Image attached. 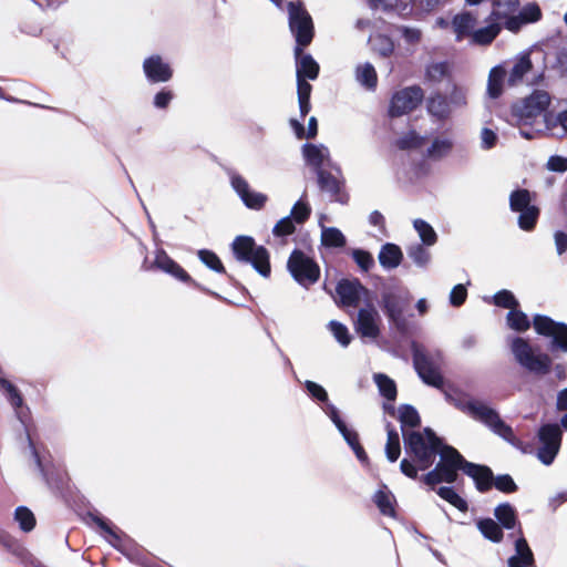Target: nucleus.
Instances as JSON below:
<instances>
[{"instance_id": "nucleus-1", "label": "nucleus", "mask_w": 567, "mask_h": 567, "mask_svg": "<svg viewBox=\"0 0 567 567\" xmlns=\"http://www.w3.org/2000/svg\"><path fill=\"white\" fill-rule=\"evenodd\" d=\"M405 453L410 458H403L400 463L401 472L410 478L417 477V470L424 471L431 467L443 444L435 433L426 427L422 432H404Z\"/></svg>"}, {"instance_id": "nucleus-2", "label": "nucleus", "mask_w": 567, "mask_h": 567, "mask_svg": "<svg viewBox=\"0 0 567 567\" xmlns=\"http://www.w3.org/2000/svg\"><path fill=\"white\" fill-rule=\"evenodd\" d=\"M445 398L456 409L470 414L475 420L481 421L495 434L499 435L508 443L516 445V436L513 429L501 419L499 414L494 409L483 402L465 400L450 393H445Z\"/></svg>"}, {"instance_id": "nucleus-3", "label": "nucleus", "mask_w": 567, "mask_h": 567, "mask_svg": "<svg viewBox=\"0 0 567 567\" xmlns=\"http://www.w3.org/2000/svg\"><path fill=\"white\" fill-rule=\"evenodd\" d=\"M550 104V96L546 91L535 90L529 96L513 106V116L516 118L518 125H535V131L543 123L546 116H551L547 113V107Z\"/></svg>"}, {"instance_id": "nucleus-4", "label": "nucleus", "mask_w": 567, "mask_h": 567, "mask_svg": "<svg viewBox=\"0 0 567 567\" xmlns=\"http://www.w3.org/2000/svg\"><path fill=\"white\" fill-rule=\"evenodd\" d=\"M231 250L238 261L250 264L262 277H269V252L264 246H258L252 237L237 236L231 244Z\"/></svg>"}, {"instance_id": "nucleus-5", "label": "nucleus", "mask_w": 567, "mask_h": 567, "mask_svg": "<svg viewBox=\"0 0 567 567\" xmlns=\"http://www.w3.org/2000/svg\"><path fill=\"white\" fill-rule=\"evenodd\" d=\"M440 455L441 461L434 470L422 477L423 482L431 487L442 482L454 483L457 478V471L464 472L465 464L468 463L454 447L449 445L443 446Z\"/></svg>"}, {"instance_id": "nucleus-6", "label": "nucleus", "mask_w": 567, "mask_h": 567, "mask_svg": "<svg viewBox=\"0 0 567 567\" xmlns=\"http://www.w3.org/2000/svg\"><path fill=\"white\" fill-rule=\"evenodd\" d=\"M511 350L516 362L528 372L545 375L550 371V357L546 353H536L527 340L520 337L513 338Z\"/></svg>"}, {"instance_id": "nucleus-7", "label": "nucleus", "mask_w": 567, "mask_h": 567, "mask_svg": "<svg viewBox=\"0 0 567 567\" xmlns=\"http://www.w3.org/2000/svg\"><path fill=\"white\" fill-rule=\"evenodd\" d=\"M414 368L424 383L434 388L443 386V377L440 372L441 353L430 354L422 346L412 343Z\"/></svg>"}, {"instance_id": "nucleus-8", "label": "nucleus", "mask_w": 567, "mask_h": 567, "mask_svg": "<svg viewBox=\"0 0 567 567\" xmlns=\"http://www.w3.org/2000/svg\"><path fill=\"white\" fill-rule=\"evenodd\" d=\"M410 305L409 292L401 288H389L383 291L381 297V307L389 318V321L400 331L408 327V320L404 316Z\"/></svg>"}, {"instance_id": "nucleus-9", "label": "nucleus", "mask_w": 567, "mask_h": 567, "mask_svg": "<svg viewBox=\"0 0 567 567\" xmlns=\"http://www.w3.org/2000/svg\"><path fill=\"white\" fill-rule=\"evenodd\" d=\"M289 28L296 38V47H307L313 38V23L301 1L288 3Z\"/></svg>"}, {"instance_id": "nucleus-10", "label": "nucleus", "mask_w": 567, "mask_h": 567, "mask_svg": "<svg viewBox=\"0 0 567 567\" xmlns=\"http://www.w3.org/2000/svg\"><path fill=\"white\" fill-rule=\"evenodd\" d=\"M511 210L518 214V226L520 229L532 230L538 219L539 209L532 203V195L527 189H516L509 195Z\"/></svg>"}, {"instance_id": "nucleus-11", "label": "nucleus", "mask_w": 567, "mask_h": 567, "mask_svg": "<svg viewBox=\"0 0 567 567\" xmlns=\"http://www.w3.org/2000/svg\"><path fill=\"white\" fill-rule=\"evenodd\" d=\"M287 267L293 279L303 287L313 285L320 276L319 266L312 258L298 249L291 252Z\"/></svg>"}, {"instance_id": "nucleus-12", "label": "nucleus", "mask_w": 567, "mask_h": 567, "mask_svg": "<svg viewBox=\"0 0 567 567\" xmlns=\"http://www.w3.org/2000/svg\"><path fill=\"white\" fill-rule=\"evenodd\" d=\"M563 431L557 423L544 424L538 430L540 446L537 451L539 461L545 465H550L559 452Z\"/></svg>"}, {"instance_id": "nucleus-13", "label": "nucleus", "mask_w": 567, "mask_h": 567, "mask_svg": "<svg viewBox=\"0 0 567 567\" xmlns=\"http://www.w3.org/2000/svg\"><path fill=\"white\" fill-rule=\"evenodd\" d=\"M533 326L538 334L551 338V350L559 349L567 352V324L537 315L534 318Z\"/></svg>"}, {"instance_id": "nucleus-14", "label": "nucleus", "mask_w": 567, "mask_h": 567, "mask_svg": "<svg viewBox=\"0 0 567 567\" xmlns=\"http://www.w3.org/2000/svg\"><path fill=\"white\" fill-rule=\"evenodd\" d=\"M228 177L231 188L240 197L246 207L259 210L266 205L268 200L267 195L251 190L244 176L235 171H229Z\"/></svg>"}, {"instance_id": "nucleus-15", "label": "nucleus", "mask_w": 567, "mask_h": 567, "mask_svg": "<svg viewBox=\"0 0 567 567\" xmlns=\"http://www.w3.org/2000/svg\"><path fill=\"white\" fill-rule=\"evenodd\" d=\"M423 100V91L419 86L405 87L396 92L390 105L391 116H400L413 111Z\"/></svg>"}, {"instance_id": "nucleus-16", "label": "nucleus", "mask_w": 567, "mask_h": 567, "mask_svg": "<svg viewBox=\"0 0 567 567\" xmlns=\"http://www.w3.org/2000/svg\"><path fill=\"white\" fill-rule=\"evenodd\" d=\"M337 293L344 306L358 307L361 302H371L370 292L359 280H342L337 286Z\"/></svg>"}, {"instance_id": "nucleus-17", "label": "nucleus", "mask_w": 567, "mask_h": 567, "mask_svg": "<svg viewBox=\"0 0 567 567\" xmlns=\"http://www.w3.org/2000/svg\"><path fill=\"white\" fill-rule=\"evenodd\" d=\"M143 71L150 83H165L173 78L172 66L158 54L144 60Z\"/></svg>"}, {"instance_id": "nucleus-18", "label": "nucleus", "mask_w": 567, "mask_h": 567, "mask_svg": "<svg viewBox=\"0 0 567 567\" xmlns=\"http://www.w3.org/2000/svg\"><path fill=\"white\" fill-rule=\"evenodd\" d=\"M355 330L362 338L377 339L379 337V313L371 302L359 310Z\"/></svg>"}, {"instance_id": "nucleus-19", "label": "nucleus", "mask_w": 567, "mask_h": 567, "mask_svg": "<svg viewBox=\"0 0 567 567\" xmlns=\"http://www.w3.org/2000/svg\"><path fill=\"white\" fill-rule=\"evenodd\" d=\"M145 270H152L157 268L181 281H189L190 277L188 274L175 262L163 249L156 251L155 260L152 265L147 266L146 261L143 264Z\"/></svg>"}, {"instance_id": "nucleus-20", "label": "nucleus", "mask_w": 567, "mask_h": 567, "mask_svg": "<svg viewBox=\"0 0 567 567\" xmlns=\"http://www.w3.org/2000/svg\"><path fill=\"white\" fill-rule=\"evenodd\" d=\"M505 17L506 12L502 11V14L498 17L495 16L493 11L487 21V24L484 28L477 29L472 33V43L478 45L491 44L502 30L499 20H502Z\"/></svg>"}, {"instance_id": "nucleus-21", "label": "nucleus", "mask_w": 567, "mask_h": 567, "mask_svg": "<svg viewBox=\"0 0 567 567\" xmlns=\"http://www.w3.org/2000/svg\"><path fill=\"white\" fill-rule=\"evenodd\" d=\"M302 48H295L297 78L316 80L319 74V64L310 54L302 53Z\"/></svg>"}, {"instance_id": "nucleus-22", "label": "nucleus", "mask_w": 567, "mask_h": 567, "mask_svg": "<svg viewBox=\"0 0 567 567\" xmlns=\"http://www.w3.org/2000/svg\"><path fill=\"white\" fill-rule=\"evenodd\" d=\"M302 154L308 165L317 172L323 171L322 166L330 164V153L324 145L305 144Z\"/></svg>"}, {"instance_id": "nucleus-23", "label": "nucleus", "mask_w": 567, "mask_h": 567, "mask_svg": "<svg viewBox=\"0 0 567 567\" xmlns=\"http://www.w3.org/2000/svg\"><path fill=\"white\" fill-rule=\"evenodd\" d=\"M535 558L527 540L520 536L515 542V554L508 558V567H534Z\"/></svg>"}, {"instance_id": "nucleus-24", "label": "nucleus", "mask_w": 567, "mask_h": 567, "mask_svg": "<svg viewBox=\"0 0 567 567\" xmlns=\"http://www.w3.org/2000/svg\"><path fill=\"white\" fill-rule=\"evenodd\" d=\"M464 473L475 481L481 492H486L493 486V472L487 466L468 462L465 464Z\"/></svg>"}, {"instance_id": "nucleus-25", "label": "nucleus", "mask_w": 567, "mask_h": 567, "mask_svg": "<svg viewBox=\"0 0 567 567\" xmlns=\"http://www.w3.org/2000/svg\"><path fill=\"white\" fill-rule=\"evenodd\" d=\"M538 131H546L550 136L564 137L567 134V111L546 116L539 124Z\"/></svg>"}, {"instance_id": "nucleus-26", "label": "nucleus", "mask_w": 567, "mask_h": 567, "mask_svg": "<svg viewBox=\"0 0 567 567\" xmlns=\"http://www.w3.org/2000/svg\"><path fill=\"white\" fill-rule=\"evenodd\" d=\"M378 259L384 269H394L401 264L403 254L398 245L386 243L381 247Z\"/></svg>"}, {"instance_id": "nucleus-27", "label": "nucleus", "mask_w": 567, "mask_h": 567, "mask_svg": "<svg viewBox=\"0 0 567 567\" xmlns=\"http://www.w3.org/2000/svg\"><path fill=\"white\" fill-rule=\"evenodd\" d=\"M452 24L457 41H461L466 37L472 38V33L475 31L476 18L471 12H464L455 16Z\"/></svg>"}, {"instance_id": "nucleus-28", "label": "nucleus", "mask_w": 567, "mask_h": 567, "mask_svg": "<svg viewBox=\"0 0 567 567\" xmlns=\"http://www.w3.org/2000/svg\"><path fill=\"white\" fill-rule=\"evenodd\" d=\"M94 523L103 530L104 538L115 548L123 550L126 536L116 527H112L106 520L99 516H92Z\"/></svg>"}, {"instance_id": "nucleus-29", "label": "nucleus", "mask_w": 567, "mask_h": 567, "mask_svg": "<svg viewBox=\"0 0 567 567\" xmlns=\"http://www.w3.org/2000/svg\"><path fill=\"white\" fill-rule=\"evenodd\" d=\"M426 109L432 116L441 121L449 118L453 112L447 97L442 94L430 96L426 100Z\"/></svg>"}, {"instance_id": "nucleus-30", "label": "nucleus", "mask_w": 567, "mask_h": 567, "mask_svg": "<svg viewBox=\"0 0 567 567\" xmlns=\"http://www.w3.org/2000/svg\"><path fill=\"white\" fill-rule=\"evenodd\" d=\"M317 175L320 188L328 193L332 199L342 202L341 197H339L340 181L331 173L324 171H318Z\"/></svg>"}, {"instance_id": "nucleus-31", "label": "nucleus", "mask_w": 567, "mask_h": 567, "mask_svg": "<svg viewBox=\"0 0 567 567\" xmlns=\"http://www.w3.org/2000/svg\"><path fill=\"white\" fill-rule=\"evenodd\" d=\"M321 244L329 248H341L346 246V237L340 229L327 227L320 221Z\"/></svg>"}, {"instance_id": "nucleus-32", "label": "nucleus", "mask_w": 567, "mask_h": 567, "mask_svg": "<svg viewBox=\"0 0 567 567\" xmlns=\"http://www.w3.org/2000/svg\"><path fill=\"white\" fill-rule=\"evenodd\" d=\"M494 516L506 529H513L517 525L516 509L509 503L499 504L494 509Z\"/></svg>"}, {"instance_id": "nucleus-33", "label": "nucleus", "mask_w": 567, "mask_h": 567, "mask_svg": "<svg viewBox=\"0 0 567 567\" xmlns=\"http://www.w3.org/2000/svg\"><path fill=\"white\" fill-rule=\"evenodd\" d=\"M422 244H412L406 247L408 257L413 264L422 269L427 268L432 260L431 252Z\"/></svg>"}, {"instance_id": "nucleus-34", "label": "nucleus", "mask_w": 567, "mask_h": 567, "mask_svg": "<svg viewBox=\"0 0 567 567\" xmlns=\"http://www.w3.org/2000/svg\"><path fill=\"white\" fill-rule=\"evenodd\" d=\"M532 70V61L528 53H524L519 55L508 76V83L511 85H516L520 82L524 75Z\"/></svg>"}, {"instance_id": "nucleus-35", "label": "nucleus", "mask_w": 567, "mask_h": 567, "mask_svg": "<svg viewBox=\"0 0 567 567\" xmlns=\"http://www.w3.org/2000/svg\"><path fill=\"white\" fill-rule=\"evenodd\" d=\"M386 434L385 455L386 458L393 463L398 461L401 454L400 436L391 424H386Z\"/></svg>"}, {"instance_id": "nucleus-36", "label": "nucleus", "mask_w": 567, "mask_h": 567, "mask_svg": "<svg viewBox=\"0 0 567 567\" xmlns=\"http://www.w3.org/2000/svg\"><path fill=\"white\" fill-rule=\"evenodd\" d=\"M355 79L365 89L373 90L377 86V72L371 63L359 64L355 69Z\"/></svg>"}, {"instance_id": "nucleus-37", "label": "nucleus", "mask_w": 567, "mask_h": 567, "mask_svg": "<svg viewBox=\"0 0 567 567\" xmlns=\"http://www.w3.org/2000/svg\"><path fill=\"white\" fill-rule=\"evenodd\" d=\"M398 419L401 423L402 433L410 432L406 427H416L421 419L417 411L412 405H402L398 410Z\"/></svg>"}, {"instance_id": "nucleus-38", "label": "nucleus", "mask_w": 567, "mask_h": 567, "mask_svg": "<svg viewBox=\"0 0 567 567\" xmlns=\"http://www.w3.org/2000/svg\"><path fill=\"white\" fill-rule=\"evenodd\" d=\"M476 525L483 536L491 542L499 543L503 539L504 533L502 527L494 519H480Z\"/></svg>"}, {"instance_id": "nucleus-39", "label": "nucleus", "mask_w": 567, "mask_h": 567, "mask_svg": "<svg viewBox=\"0 0 567 567\" xmlns=\"http://www.w3.org/2000/svg\"><path fill=\"white\" fill-rule=\"evenodd\" d=\"M373 380L378 385L379 392L389 401H394L396 398L395 382L383 373H375Z\"/></svg>"}, {"instance_id": "nucleus-40", "label": "nucleus", "mask_w": 567, "mask_h": 567, "mask_svg": "<svg viewBox=\"0 0 567 567\" xmlns=\"http://www.w3.org/2000/svg\"><path fill=\"white\" fill-rule=\"evenodd\" d=\"M413 226L422 241V245L430 247L436 244L437 235L429 223L423 219H415L413 221Z\"/></svg>"}, {"instance_id": "nucleus-41", "label": "nucleus", "mask_w": 567, "mask_h": 567, "mask_svg": "<svg viewBox=\"0 0 567 567\" xmlns=\"http://www.w3.org/2000/svg\"><path fill=\"white\" fill-rule=\"evenodd\" d=\"M504 76L505 70L503 68L495 66L491 70L487 83V92L491 97L496 99L501 95Z\"/></svg>"}, {"instance_id": "nucleus-42", "label": "nucleus", "mask_w": 567, "mask_h": 567, "mask_svg": "<svg viewBox=\"0 0 567 567\" xmlns=\"http://www.w3.org/2000/svg\"><path fill=\"white\" fill-rule=\"evenodd\" d=\"M453 142L450 138H435L426 151V156L431 158H441L450 153Z\"/></svg>"}, {"instance_id": "nucleus-43", "label": "nucleus", "mask_w": 567, "mask_h": 567, "mask_svg": "<svg viewBox=\"0 0 567 567\" xmlns=\"http://www.w3.org/2000/svg\"><path fill=\"white\" fill-rule=\"evenodd\" d=\"M374 502L383 515H394V496L390 492L378 491L374 495Z\"/></svg>"}, {"instance_id": "nucleus-44", "label": "nucleus", "mask_w": 567, "mask_h": 567, "mask_svg": "<svg viewBox=\"0 0 567 567\" xmlns=\"http://www.w3.org/2000/svg\"><path fill=\"white\" fill-rule=\"evenodd\" d=\"M14 519L19 523L23 532H31L35 526V517L33 513L24 506H20L14 512Z\"/></svg>"}, {"instance_id": "nucleus-45", "label": "nucleus", "mask_w": 567, "mask_h": 567, "mask_svg": "<svg viewBox=\"0 0 567 567\" xmlns=\"http://www.w3.org/2000/svg\"><path fill=\"white\" fill-rule=\"evenodd\" d=\"M507 323L516 331H525L530 326L527 316L517 309H513L507 313Z\"/></svg>"}, {"instance_id": "nucleus-46", "label": "nucleus", "mask_w": 567, "mask_h": 567, "mask_svg": "<svg viewBox=\"0 0 567 567\" xmlns=\"http://www.w3.org/2000/svg\"><path fill=\"white\" fill-rule=\"evenodd\" d=\"M290 125L293 128L298 138H313L318 132L317 118L313 116L309 118L307 133H305L302 124L297 120H290Z\"/></svg>"}, {"instance_id": "nucleus-47", "label": "nucleus", "mask_w": 567, "mask_h": 567, "mask_svg": "<svg viewBox=\"0 0 567 567\" xmlns=\"http://www.w3.org/2000/svg\"><path fill=\"white\" fill-rule=\"evenodd\" d=\"M437 494L457 509L462 512L467 511V503L452 487H440Z\"/></svg>"}, {"instance_id": "nucleus-48", "label": "nucleus", "mask_w": 567, "mask_h": 567, "mask_svg": "<svg viewBox=\"0 0 567 567\" xmlns=\"http://www.w3.org/2000/svg\"><path fill=\"white\" fill-rule=\"evenodd\" d=\"M28 441H29V446H30V451H31L33 461H34L37 467L39 468L41 475L43 476V478L47 481V483L49 485H53V477L51 475L50 467H49L48 463L39 455L38 451L33 446V443L30 440V437H28Z\"/></svg>"}, {"instance_id": "nucleus-49", "label": "nucleus", "mask_w": 567, "mask_h": 567, "mask_svg": "<svg viewBox=\"0 0 567 567\" xmlns=\"http://www.w3.org/2000/svg\"><path fill=\"white\" fill-rule=\"evenodd\" d=\"M425 144V137L412 131L402 136L398 141V146L401 150L420 148Z\"/></svg>"}, {"instance_id": "nucleus-50", "label": "nucleus", "mask_w": 567, "mask_h": 567, "mask_svg": "<svg viewBox=\"0 0 567 567\" xmlns=\"http://www.w3.org/2000/svg\"><path fill=\"white\" fill-rule=\"evenodd\" d=\"M199 259L212 270L216 272H225V268L218 256L212 250L202 249L198 251Z\"/></svg>"}, {"instance_id": "nucleus-51", "label": "nucleus", "mask_w": 567, "mask_h": 567, "mask_svg": "<svg viewBox=\"0 0 567 567\" xmlns=\"http://www.w3.org/2000/svg\"><path fill=\"white\" fill-rule=\"evenodd\" d=\"M329 329L332 332L336 340L342 346L348 347L351 342V337L349 334L348 328L338 322V321H330L329 322Z\"/></svg>"}, {"instance_id": "nucleus-52", "label": "nucleus", "mask_w": 567, "mask_h": 567, "mask_svg": "<svg viewBox=\"0 0 567 567\" xmlns=\"http://www.w3.org/2000/svg\"><path fill=\"white\" fill-rule=\"evenodd\" d=\"M0 388L6 392L8 400L14 409H18L22 405L23 400L17 388L11 382L0 378Z\"/></svg>"}, {"instance_id": "nucleus-53", "label": "nucleus", "mask_w": 567, "mask_h": 567, "mask_svg": "<svg viewBox=\"0 0 567 567\" xmlns=\"http://www.w3.org/2000/svg\"><path fill=\"white\" fill-rule=\"evenodd\" d=\"M351 255L355 264L363 271H369L374 266V259L367 250L353 249Z\"/></svg>"}, {"instance_id": "nucleus-54", "label": "nucleus", "mask_w": 567, "mask_h": 567, "mask_svg": "<svg viewBox=\"0 0 567 567\" xmlns=\"http://www.w3.org/2000/svg\"><path fill=\"white\" fill-rule=\"evenodd\" d=\"M310 214V206L306 202L300 199L293 205L289 216L293 221L302 224L309 218Z\"/></svg>"}, {"instance_id": "nucleus-55", "label": "nucleus", "mask_w": 567, "mask_h": 567, "mask_svg": "<svg viewBox=\"0 0 567 567\" xmlns=\"http://www.w3.org/2000/svg\"><path fill=\"white\" fill-rule=\"evenodd\" d=\"M494 303L502 308L516 309L518 301L509 290H501L493 297Z\"/></svg>"}, {"instance_id": "nucleus-56", "label": "nucleus", "mask_w": 567, "mask_h": 567, "mask_svg": "<svg viewBox=\"0 0 567 567\" xmlns=\"http://www.w3.org/2000/svg\"><path fill=\"white\" fill-rule=\"evenodd\" d=\"M372 48L383 56H388L393 52V43L385 35H375L370 38Z\"/></svg>"}, {"instance_id": "nucleus-57", "label": "nucleus", "mask_w": 567, "mask_h": 567, "mask_svg": "<svg viewBox=\"0 0 567 567\" xmlns=\"http://www.w3.org/2000/svg\"><path fill=\"white\" fill-rule=\"evenodd\" d=\"M519 18L525 23L536 22L542 18V11L537 3H527L519 12Z\"/></svg>"}, {"instance_id": "nucleus-58", "label": "nucleus", "mask_w": 567, "mask_h": 567, "mask_svg": "<svg viewBox=\"0 0 567 567\" xmlns=\"http://www.w3.org/2000/svg\"><path fill=\"white\" fill-rule=\"evenodd\" d=\"M452 110L464 107L467 104V94L463 87L454 86L447 97Z\"/></svg>"}, {"instance_id": "nucleus-59", "label": "nucleus", "mask_w": 567, "mask_h": 567, "mask_svg": "<svg viewBox=\"0 0 567 567\" xmlns=\"http://www.w3.org/2000/svg\"><path fill=\"white\" fill-rule=\"evenodd\" d=\"M480 146L484 151L492 150L498 142L497 133L488 127H483L480 133Z\"/></svg>"}, {"instance_id": "nucleus-60", "label": "nucleus", "mask_w": 567, "mask_h": 567, "mask_svg": "<svg viewBox=\"0 0 567 567\" xmlns=\"http://www.w3.org/2000/svg\"><path fill=\"white\" fill-rule=\"evenodd\" d=\"M493 485L503 493H514L517 489V485L508 474L493 477Z\"/></svg>"}, {"instance_id": "nucleus-61", "label": "nucleus", "mask_w": 567, "mask_h": 567, "mask_svg": "<svg viewBox=\"0 0 567 567\" xmlns=\"http://www.w3.org/2000/svg\"><path fill=\"white\" fill-rule=\"evenodd\" d=\"M296 230L293 220L290 216L281 218L274 227L272 233L277 237H284L293 234Z\"/></svg>"}, {"instance_id": "nucleus-62", "label": "nucleus", "mask_w": 567, "mask_h": 567, "mask_svg": "<svg viewBox=\"0 0 567 567\" xmlns=\"http://www.w3.org/2000/svg\"><path fill=\"white\" fill-rule=\"evenodd\" d=\"M173 100L174 93L164 87L154 95L153 105L158 110H165Z\"/></svg>"}, {"instance_id": "nucleus-63", "label": "nucleus", "mask_w": 567, "mask_h": 567, "mask_svg": "<svg viewBox=\"0 0 567 567\" xmlns=\"http://www.w3.org/2000/svg\"><path fill=\"white\" fill-rule=\"evenodd\" d=\"M447 72V64L443 62L433 63L426 69V76L429 80L439 82L441 81Z\"/></svg>"}, {"instance_id": "nucleus-64", "label": "nucleus", "mask_w": 567, "mask_h": 567, "mask_svg": "<svg viewBox=\"0 0 567 567\" xmlns=\"http://www.w3.org/2000/svg\"><path fill=\"white\" fill-rule=\"evenodd\" d=\"M466 297H467L466 287L462 284L456 285L453 287V289L450 292V303L453 307H460L465 302Z\"/></svg>"}]
</instances>
